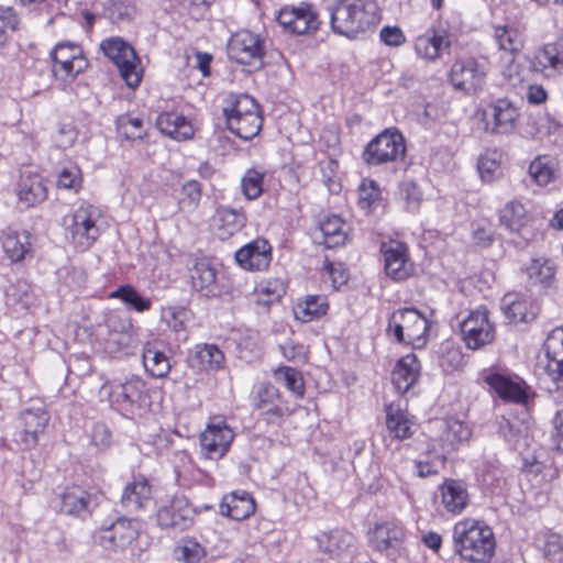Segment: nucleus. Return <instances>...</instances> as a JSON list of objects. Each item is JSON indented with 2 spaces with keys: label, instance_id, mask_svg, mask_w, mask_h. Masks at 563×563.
I'll list each match as a JSON object with an SVG mask.
<instances>
[{
  "label": "nucleus",
  "instance_id": "de8ad7c7",
  "mask_svg": "<svg viewBox=\"0 0 563 563\" xmlns=\"http://www.w3.org/2000/svg\"><path fill=\"white\" fill-rule=\"evenodd\" d=\"M217 219L221 223L219 227V235L221 239L231 236L235 232L240 231L246 221V218L242 212L228 207L218 208Z\"/></svg>",
  "mask_w": 563,
  "mask_h": 563
},
{
  "label": "nucleus",
  "instance_id": "5701e85b",
  "mask_svg": "<svg viewBox=\"0 0 563 563\" xmlns=\"http://www.w3.org/2000/svg\"><path fill=\"white\" fill-rule=\"evenodd\" d=\"M547 371L558 388L563 387V328L554 329L544 343Z\"/></svg>",
  "mask_w": 563,
  "mask_h": 563
},
{
  "label": "nucleus",
  "instance_id": "cd10ccee",
  "mask_svg": "<svg viewBox=\"0 0 563 563\" xmlns=\"http://www.w3.org/2000/svg\"><path fill=\"white\" fill-rule=\"evenodd\" d=\"M254 511L255 501L245 490H234L225 495L220 504L221 515L238 521L249 518Z\"/></svg>",
  "mask_w": 563,
  "mask_h": 563
},
{
  "label": "nucleus",
  "instance_id": "6e6d98bb",
  "mask_svg": "<svg viewBox=\"0 0 563 563\" xmlns=\"http://www.w3.org/2000/svg\"><path fill=\"white\" fill-rule=\"evenodd\" d=\"M285 292V283L278 278L264 280L256 288L257 301L261 305H272L277 302Z\"/></svg>",
  "mask_w": 563,
  "mask_h": 563
},
{
  "label": "nucleus",
  "instance_id": "9b49d317",
  "mask_svg": "<svg viewBox=\"0 0 563 563\" xmlns=\"http://www.w3.org/2000/svg\"><path fill=\"white\" fill-rule=\"evenodd\" d=\"M234 432L221 417H213L200 434V446L209 460H220L229 451Z\"/></svg>",
  "mask_w": 563,
  "mask_h": 563
},
{
  "label": "nucleus",
  "instance_id": "a19ab883",
  "mask_svg": "<svg viewBox=\"0 0 563 563\" xmlns=\"http://www.w3.org/2000/svg\"><path fill=\"white\" fill-rule=\"evenodd\" d=\"M319 231L322 234V241L328 249L343 245L346 240L344 222L339 216L325 217L319 224Z\"/></svg>",
  "mask_w": 563,
  "mask_h": 563
},
{
  "label": "nucleus",
  "instance_id": "473e14b6",
  "mask_svg": "<svg viewBox=\"0 0 563 563\" xmlns=\"http://www.w3.org/2000/svg\"><path fill=\"white\" fill-rule=\"evenodd\" d=\"M152 498V487L143 476H136L123 489L122 505L131 511L144 508Z\"/></svg>",
  "mask_w": 563,
  "mask_h": 563
},
{
  "label": "nucleus",
  "instance_id": "f3484780",
  "mask_svg": "<svg viewBox=\"0 0 563 563\" xmlns=\"http://www.w3.org/2000/svg\"><path fill=\"white\" fill-rule=\"evenodd\" d=\"M518 109L506 99H498L484 111L485 130L493 134H507L515 130Z\"/></svg>",
  "mask_w": 563,
  "mask_h": 563
},
{
  "label": "nucleus",
  "instance_id": "1a4fd4ad",
  "mask_svg": "<svg viewBox=\"0 0 563 563\" xmlns=\"http://www.w3.org/2000/svg\"><path fill=\"white\" fill-rule=\"evenodd\" d=\"M228 56L242 65L262 66L265 54V38L249 30L233 33L227 45Z\"/></svg>",
  "mask_w": 563,
  "mask_h": 563
},
{
  "label": "nucleus",
  "instance_id": "2f4dec72",
  "mask_svg": "<svg viewBox=\"0 0 563 563\" xmlns=\"http://www.w3.org/2000/svg\"><path fill=\"white\" fill-rule=\"evenodd\" d=\"M437 424L440 431L439 440L443 453L455 450L457 445L468 441L472 435L468 426L460 420H440Z\"/></svg>",
  "mask_w": 563,
  "mask_h": 563
},
{
  "label": "nucleus",
  "instance_id": "c9c22d12",
  "mask_svg": "<svg viewBox=\"0 0 563 563\" xmlns=\"http://www.w3.org/2000/svg\"><path fill=\"white\" fill-rule=\"evenodd\" d=\"M413 422L399 405L389 404L386 407V427L388 433L398 440L408 439L413 434Z\"/></svg>",
  "mask_w": 563,
  "mask_h": 563
},
{
  "label": "nucleus",
  "instance_id": "6e6552de",
  "mask_svg": "<svg viewBox=\"0 0 563 563\" xmlns=\"http://www.w3.org/2000/svg\"><path fill=\"white\" fill-rule=\"evenodd\" d=\"M100 47L115 64L126 86L132 89L137 87L142 79V68L133 47L119 37L103 40Z\"/></svg>",
  "mask_w": 563,
  "mask_h": 563
},
{
  "label": "nucleus",
  "instance_id": "39448f33",
  "mask_svg": "<svg viewBox=\"0 0 563 563\" xmlns=\"http://www.w3.org/2000/svg\"><path fill=\"white\" fill-rule=\"evenodd\" d=\"M223 114L230 132L242 140H252L262 129L260 107L249 95L239 96L230 107L223 109Z\"/></svg>",
  "mask_w": 563,
  "mask_h": 563
},
{
  "label": "nucleus",
  "instance_id": "e433bc0d",
  "mask_svg": "<svg viewBox=\"0 0 563 563\" xmlns=\"http://www.w3.org/2000/svg\"><path fill=\"white\" fill-rule=\"evenodd\" d=\"M500 309L509 322H528L534 318L531 302L517 294H506L501 299Z\"/></svg>",
  "mask_w": 563,
  "mask_h": 563
},
{
  "label": "nucleus",
  "instance_id": "ea45409f",
  "mask_svg": "<svg viewBox=\"0 0 563 563\" xmlns=\"http://www.w3.org/2000/svg\"><path fill=\"white\" fill-rule=\"evenodd\" d=\"M529 175L539 186H547L559 176L555 161L548 155L536 157L529 165Z\"/></svg>",
  "mask_w": 563,
  "mask_h": 563
},
{
  "label": "nucleus",
  "instance_id": "a211bd4d",
  "mask_svg": "<svg viewBox=\"0 0 563 563\" xmlns=\"http://www.w3.org/2000/svg\"><path fill=\"white\" fill-rule=\"evenodd\" d=\"M404 527L395 521H386L375 525L368 533L371 547L378 551L385 552L388 555L400 549L405 541Z\"/></svg>",
  "mask_w": 563,
  "mask_h": 563
},
{
  "label": "nucleus",
  "instance_id": "6ab92c4d",
  "mask_svg": "<svg viewBox=\"0 0 563 563\" xmlns=\"http://www.w3.org/2000/svg\"><path fill=\"white\" fill-rule=\"evenodd\" d=\"M236 263L247 271H263L272 261V246L265 239H256L235 253Z\"/></svg>",
  "mask_w": 563,
  "mask_h": 563
},
{
  "label": "nucleus",
  "instance_id": "2eb2a0df",
  "mask_svg": "<svg viewBox=\"0 0 563 563\" xmlns=\"http://www.w3.org/2000/svg\"><path fill=\"white\" fill-rule=\"evenodd\" d=\"M277 22L287 32L303 35L317 31L319 20L312 7L301 3L299 7H285L279 10Z\"/></svg>",
  "mask_w": 563,
  "mask_h": 563
},
{
  "label": "nucleus",
  "instance_id": "0eeeda50",
  "mask_svg": "<svg viewBox=\"0 0 563 563\" xmlns=\"http://www.w3.org/2000/svg\"><path fill=\"white\" fill-rule=\"evenodd\" d=\"M406 155L404 135L396 129H386L374 137L363 152V159L367 165L378 166L395 163Z\"/></svg>",
  "mask_w": 563,
  "mask_h": 563
},
{
  "label": "nucleus",
  "instance_id": "f257e3e1",
  "mask_svg": "<svg viewBox=\"0 0 563 563\" xmlns=\"http://www.w3.org/2000/svg\"><path fill=\"white\" fill-rule=\"evenodd\" d=\"M328 11L332 31L351 40L378 21V7L374 0H338L328 7Z\"/></svg>",
  "mask_w": 563,
  "mask_h": 563
},
{
  "label": "nucleus",
  "instance_id": "79ce46f5",
  "mask_svg": "<svg viewBox=\"0 0 563 563\" xmlns=\"http://www.w3.org/2000/svg\"><path fill=\"white\" fill-rule=\"evenodd\" d=\"M499 433L515 450L520 451L529 445L528 428L517 418L512 420L503 418L499 421Z\"/></svg>",
  "mask_w": 563,
  "mask_h": 563
},
{
  "label": "nucleus",
  "instance_id": "412c9836",
  "mask_svg": "<svg viewBox=\"0 0 563 563\" xmlns=\"http://www.w3.org/2000/svg\"><path fill=\"white\" fill-rule=\"evenodd\" d=\"M18 203L25 209L33 208L47 198V188L38 174H22L16 187Z\"/></svg>",
  "mask_w": 563,
  "mask_h": 563
},
{
  "label": "nucleus",
  "instance_id": "a18cd8bd",
  "mask_svg": "<svg viewBox=\"0 0 563 563\" xmlns=\"http://www.w3.org/2000/svg\"><path fill=\"white\" fill-rule=\"evenodd\" d=\"M328 302L322 296H308L294 308L295 317L302 322H310L327 313Z\"/></svg>",
  "mask_w": 563,
  "mask_h": 563
},
{
  "label": "nucleus",
  "instance_id": "4c0bfd02",
  "mask_svg": "<svg viewBox=\"0 0 563 563\" xmlns=\"http://www.w3.org/2000/svg\"><path fill=\"white\" fill-rule=\"evenodd\" d=\"M189 363L195 368L216 371L222 367L224 354L214 344L197 345L189 355Z\"/></svg>",
  "mask_w": 563,
  "mask_h": 563
},
{
  "label": "nucleus",
  "instance_id": "aec40b11",
  "mask_svg": "<svg viewBox=\"0 0 563 563\" xmlns=\"http://www.w3.org/2000/svg\"><path fill=\"white\" fill-rule=\"evenodd\" d=\"M318 549L333 560H344L352 555L354 537L344 530L321 532L316 537Z\"/></svg>",
  "mask_w": 563,
  "mask_h": 563
},
{
  "label": "nucleus",
  "instance_id": "a878e982",
  "mask_svg": "<svg viewBox=\"0 0 563 563\" xmlns=\"http://www.w3.org/2000/svg\"><path fill=\"white\" fill-rule=\"evenodd\" d=\"M137 531L133 522L125 518H119L110 527L101 529L99 541L106 549L124 548L136 537Z\"/></svg>",
  "mask_w": 563,
  "mask_h": 563
},
{
  "label": "nucleus",
  "instance_id": "58836bf2",
  "mask_svg": "<svg viewBox=\"0 0 563 563\" xmlns=\"http://www.w3.org/2000/svg\"><path fill=\"white\" fill-rule=\"evenodd\" d=\"M1 245L11 263H18L30 252V236L26 233L5 232L1 236Z\"/></svg>",
  "mask_w": 563,
  "mask_h": 563
},
{
  "label": "nucleus",
  "instance_id": "09e8293b",
  "mask_svg": "<svg viewBox=\"0 0 563 563\" xmlns=\"http://www.w3.org/2000/svg\"><path fill=\"white\" fill-rule=\"evenodd\" d=\"M527 275L531 283L550 286L555 276V267L548 258H534L527 267Z\"/></svg>",
  "mask_w": 563,
  "mask_h": 563
},
{
  "label": "nucleus",
  "instance_id": "69168bd1",
  "mask_svg": "<svg viewBox=\"0 0 563 563\" xmlns=\"http://www.w3.org/2000/svg\"><path fill=\"white\" fill-rule=\"evenodd\" d=\"M542 551L547 558H553L563 550V542L559 533L547 531L541 536Z\"/></svg>",
  "mask_w": 563,
  "mask_h": 563
},
{
  "label": "nucleus",
  "instance_id": "f03ea898",
  "mask_svg": "<svg viewBox=\"0 0 563 563\" xmlns=\"http://www.w3.org/2000/svg\"><path fill=\"white\" fill-rule=\"evenodd\" d=\"M454 552L471 563H486L495 552L494 532L484 522L464 519L453 528Z\"/></svg>",
  "mask_w": 563,
  "mask_h": 563
},
{
  "label": "nucleus",
  "instance_id": "393cba45",
  "mask_svg": "<svg viewBox=\"0 0 563 563\" xmlns=\"http://www.w3.org/2000/svg\"><path fill=\"white\" fill-rule=\"evenodd\" d=\"M421 365L416 354L410 353L400 357L391 373V380L396 390L407 393L418 380Z\"/></svg>",
  "mask_w": 563,
  "mask_h": 563
},
{
  "label": "nucleus",
  "instance_id": "4d7b16f0",
  "mask_svg": "<svg viewBox=\"0 0 563 563\" xmlns=\"http://www.w3.org/2000/svg\"><path fill=\"white\" fill-rule=\"evenodd\" d=\"M399 198L409 212H417L422 201V192L412 180H404L399 185Z\"/></svg>",
  "mask_w": 563,
  "mask_h": 563
},
{
  "label": "nucleus",
  "instance_id": "5fc2aeb1",
  "mask_svg": "<svg viewBox=\"0 0 563 563\" xmlns=\"http://www.w3.org/2000/svg\"><path fill=\"white\" fill-rule=\"evenodd\" d=\"M110 297L122 300L125 305L130 306L137 312L147 311L152 306V301L150 298L141 296L130 285L120 286L117 290L111 292Z\"/></svg>",
  "mask_w": 563,
  "mask_h": 563
},
{
  "label": "nucleus",
  "instance_id": "7ed1b4c3",
  "mask_svg": "<svg viewBox=\"0 0 563 563\" xmlns=\"http://www.w3.org/2000/svg\"><path fill=\"white\" fill-rule=\"evenodd\" d=\"M99 398L108 401L111 407L130 413L150 406L146 383L137 376L124 382H104L99 388Z\"/></svg>",
  "mask_w": 563,
  "mask_h": 563
},
{
  "label": "nucleus",
  "instance_id": "7c9ffc66",
  "mask_svg": "<svg viewBox=\"0 0 563 563\" xmlns=\"http://www.w3.org/2000/svg\"><path fill=\"white\" fill-rule=\"evenodd\" d=\"M191 286L207 297L214 296L218 290L217 271L207 258L196 260L190 268Z\"/></svg>",
  "mask_w": 563,
  "mask_h": 563
},
{
  "label": "nucleus",
  "instance_id": "9d476101",
  "mask_svg": "<svg viewBox=\"0 0 563 563\" xmlns=\"http://www.w3.org/2000/svg\"><path fill=\"white\" fill-rule=\"evenodd\" d=\"M51 58L54 76L63 81L74 79L88 66L81 47L71 42L56 44L51 53Z\"/></svg>",
  "mask_w": 563,
  "mask_h": 563
},
{
  "label": "nucleus",
  "instance_id": "423d86ee",
  "mask_svg": "<svg viewBox=\"0 0 563 563\" xmlns=\"http://www.w3.org/2000/svg\"><path fill=\"white\" fill-rule=\"evenodd\" d=\"M428 329L424 316L415 308H404L391 313L386 331L399 343L421 347L426 344Z\"/></svg>",
  "mask_w": 563,
  "mask_h": 563
},
{
  "label": "nucleus",
  "instance_id": "e2e57ef3",
  "mask_svg": "<svg viewBox=\"0 0 563 563\" xmlns=\"http://www.w3.org/2000/svg\"><path fill=\"white\" fill-rule=\"evenodd\" d=\"M380 198V190L376 181L365 179L358 187V205L369 210Z\"/></svg>",
  "mask_w": 563,
  "mask_h": 563
},
{
  "label": "nucleus",
  "instance_id": "b1692460",
  "mask_svg": "<svg viewBox=\"0 0 563 563\" xmlns=\"http://www.w3.org/2000/svg\"><path fill=\"white\" fill-rule=\"evenodd\" d=\"M22 443L26 449L34 448L38 442V434L43 433L49 415L42 407L27 408L21 412Z\"/></svg>",
  "mask_w": 563,
  "mask_h": 563
},
{
  "label": "nucleus",
  "instance_id": "8fccbe9b",
  "mask_svg": "<svg viewBox=\"0 0 563 563\" xmlns=\"http://www.w3.org/2000/svg\"><path fill=\"white\" fill-rule=\"evenodd\" d=\"M494 37L499 48L510 54L520 52L523 46L522 36L515 27L498 25L495 27Z\"/></svg>",
  "mask_w": 563,
  "mask_h": 563
},
{
  "label": "nucleus",
  "instance_id": "ddd939ff",
  "mask_svg": "<svg viewBox=\"0 0 563 563\" xmlns=\"http://www.w3.org/2000/svg\"><path fill=\"white\" fill-rule=\"evenodd\" d=\"M449 79L454 89L465 93H476L486 80V70L483 64L474 58H462L453 63Z\"/></svg>",
  "mask_w": 563,
  "mask_h": 563
},
{
  "label": "nucleus",
  "instance_id": "37998d69",
  "mask_svg": "<svg viewBox=\"0 0 563 563\" xmlns=\"http://www.w3.org/2000/svg\"><path fill=\"white\" fill-rule=\"evenodd\" d=\"M202 196V186L199 181L190 179L185 181L177 195V210L181 213H192L199 207Z\"/></svg>",
  "mask_w": 563,
  "mask_h": 563
},
{
  "label": "nucleus",
  "instance_id": "0e129e2a",
  "mask_svg": "<svg viewBox=\"0 0 563 563\" xmlns=\"http://www.w3.org/2000/svg\"><path fill=\"white\" fill-rule=\"evenodd\" d=\"M77 130L73 123H60L54 136L55 143L59 148L73 146L77 139Z\"/></svg>",
  "mask_w": 563,
  "mask_h": 563
},
{
  "label": "nucleus",
  "instance_id": "c756f323",
  "mask_svg": "<svg viewBox=\"0 0 563 563\" xmlns=\"http://www.w3.org/2000/svg\"><path fill=\"white\" fill-rule=\"evenodd\" d=\"M441 504L452 514H461L470 503V495L465 483L457 479H445L440 486Z\"/></svg>",
  "mask_w": 563,
  "mask_h": 563
},
{
  "label": "nucleus",
  "instance_id": "dca6fc26",
  "mask_svg": "<svg viewBox=\"0 0 563 563\" xmlns=\"http://www.w3.org/2000/svg\"><path fill=\"white\" fill-rule=\"evenodd\" d=\"M386 274L394 280L400 282L412 273V263L409 258L408 247L396 240L384 242L380 246Z\"/></svg>",
  "mask_w": 563,
  "mask_h": 563
},
{
  "label": "nucleus",
  "instance_id": "13d9d810",
  "mask_svg": "<svg viewBox=\"0 0 563 563\" xmlns=\"http://www.w3.org/2000/svg\"><path fill=\"white\" fill-rule=\"evenodd\" d=\"M176 556L186 563H200L206 556L205 548L194 539H186L176 548Z\"/></svg>",
  "mask_w": 563,
  "mask_h": 563
},
{
  "label": "nucleus",
  "instance_id": "c03bdc74",
  "mask_svg": "<svg viewBox=\"0 0 563 563\" xmlns=\"http://www.w3.org/2000/svg\"><path fill=\"white\" fill-rule=\"evenodd\" d=\"M142 357L145 369L153 377L163 378L170 372L172 366L167 355L154 349L151 343L144 346Z\"/></svg>",
  "mask_w": 563,
  "mask_h": 563
},
{
  "label": "nucleus",
  "instance_id": "338daca9",
  "mask_svg": "<svg viewBox=\"0 0 563 563\" xmlns=\"http://www.w3.org/2000/svg\"><path fill=\"white\" fill-rule=\"evenodd\" d=\"M477 168L483 180H490L499 168L495 153H485L479 156Z\"/></svg>",
  "mask_w": 563,
  "mask_h": 563
},
{
  "label": "nucleus",
  "instance_id": "864d4df0",
  "mask_svg": "<svg viewBox=\"0 0 563 563\" xmlns=\"http://www.w3.org/2000/svg\"><path fill=\"white\" fill-rule=\"evenodd\" d=\"M275 378L283 383L296 397H303L305 383L301 373L290 366H282L274 371Z\"/></svg>",
  "mask_w": 563,
  "mask_h": 563
},
{
  "label": "nucleus",
  "instance_id": "4468645a",
  "mask_svg": "<svg viewBox=\"0 0 563 563\" xmlns=\"http://www.w3.org/2000/svg\"><path fill=\"white\" fill-rule=\"evenodd\" d=\"M196 515V509L184 495L174 496L168 505L157 511V522L162 528L178 531L189 528Z\"/></svg>",
  "mask_w": 563,
  "mask_h": 563
},
{
  "label": "nucleus",
  "instance_id": "680f3d73",
  "mask_svg": "<svg viewBox=\"0 0 563 563\" xmlns=\"http://www.w3.org/2000/svg\"><path fill=\"white\" fill-rule=\"evenodd\" d=\"M282 400L280 391L271 383H261L256 386L253 396L254 409Z\"/></svg>",
  "mask_w": 563,
  "mask_h": 563
},
{
  "label": "nucleus",
  "instance_id": "603ef678",
  "mask_svg": "<svg viewBox=\"0 0 563 563\" xmlns=\"http://www.w3.org/2000/svg\"><path fill=\"white\" fill-rule=\"evenodd\" d=\"M188 316V311L181 307L168 306L162 309V321L184 341L187 339L186 322Z\"/></svg>",
  "mask_w": 563,
  "mask_h": 563
},
{
  "label": "nucleus",
  "instance_id": "052dcab7",
  "mask_svg": "<svg viewBox=\"0 0 563 563\" xmlns=\"http://www.w3.org/2000/svg\"><path fill=\"white\" fill-rule=\"evenodd\" d=\"M81 170L77 165L64 166L57 173V186L77 191L81 187Z\"/></svg>",
  "mask_w": 563,
  "mask_h": 563
},
{
  "label": "nucleus",
  "instance_id": "bb28decb",
  "mask_svg": "<svg viewBox=\"0 0 563 563\" xmlns=\"http://www.w3.org/2000/svg\"><path fill=\"white\" fill-rule=\"evenodd\" d=\"M451 42L446 31L430 30L415 41V51L423 59L435 60L448 51Z\"/></svg>",
  "mask_w": 563,
  "mask_h": 563
},
{
  "label": "nucleus",
  "instance_id": "bf43d9fd",
  "mask_svg": "<svg viewBox=\"0 0 563 563\" xmlns=\"http://www.w3.org/2000/svg\"><path fill=\"white\" fill-rule=\"evenodd\" d=\"M264 174L252 168L242 178L241 186L244 196L249 200L258 198L263 192Z\"/></svg>",
  "mask_w": 563,
  "mask_h": 563
},
{
  "label": "nucleus",
  "instance_id": "774afa93",
  "mask_svg": "<svg viewBox=\"0 0 563 563\" xmlns=\"http://www.w3.org/2000/svg\"><path fill=\"white\" fill-rule=\"evenodd\" d=\"M106 325L109 331L114 333H129L133 325L132 320L120 313H111L106 320Z\"/></svg>",
  "mask_w": 563,
  "mask_h": 563
},
{
  "label": "nucleus",
  "instance_id": "f704fd0d",
  "mask_svg": "<svg viewBox=\"0 0 563 563\" xmlns=\"http://www.w3.org/2000/svg\"><path fill=\"white\" fill-rule=\"evenodd\" d=\"M91 496L79 486L67 487L60 495V511L70 516L84 517L90 512Z\"/></svg>",
  "mask_w": 563,
  "mask_h": 563
},
{
  "label": "nucleus",
  "instance_id": "20e7f679",
  "mask_svg": "<svg viewBox=\"0 0 563 563\" xmlns=\"http://www.w3.org/2000/svg\"><path fill=\"white\" fill-rule=\"evenodd\" d=\"M63 221L67 235L77 247L87 250L100 236L101 211L89 202H81Z\"/></svg>",
  "mask_w": 563,
  "mask_h": 563
},
{
  "label": "nucleus",
  "instance_id": "c85d7f7f",
  "mask_svg": "<svg viewBox=\"0 0 563 563\" xmlns=\"http://www.w3.org/2000/svg\"><path fill=\"white\" fill-rule=\"evenodd\" d=\"M484 380L494 393L507 401L523 404L527 400V389L520 382L499 373L488 374Z\"/></svg>",
  "mask_w": 563,
  "mask_h": 563
},
{
  "label": "nucleus",
  "instance_id": "49530a36",
  "mask_svg": "<svg viewBox=\"0 0 563 563\" xmlns=\"http://www.w3.org/2000/svg\"><path fill=\"white\" fill-rule=\"evenodd\" d=\"M500 223L509 231L517 232L527 223V211L517 200L509 201L499 211Z\"/></svg>",
  "mask_w": 563,
  "mask_h": 563
},
{
  "label": "nucleus",
  "instance_id": "3c124183",
  "mask_svg": "<svg viewBox=\"0 0 563 563\" xmlns=\"http://www.w3.org/2000/svg\"><path fill=\"white\" fill-rule=\"evenodd\" d=\"M115 124L118 132L126 140H141L146 135L144 120L139 115L122 114L118 117Z\"/></svg>",
  "mask_w": 563,
  "mask_h": 563
},
{
  "label": "nucleus",
  "instance_id": "f8f14e48",
  "mask_svg": "<svg viewBox=\"0 0 563 563\" xmlns=\"http://www.w3.org/2000/svg\"><path fill=\"white\" fill-rule=\"evenodd\" d=\"M460 330L465 345L478 350L489 344L495 338V329L486 309L472 310L460 322Z\"/></svg>",
  "mask_w": 563,
  "mask_h": 563
},
{
  "label": "nucleus",
  "instance_id": "72a5a7b5",
  "mask_svg": "<svg viewBox=\"0 0 563 563\" xmlns=\"http://www.w3.org/2000/svg\"><path fill=\"white\" fill-rule=\"evenodd\" d=\"M156 125L163 134L177 141L188 140L194 135L191 123L175 112L161 113L156 119Z\"/></svg>",
  "mask_w": 563,
  "mask_h": 563
},
{
  "label": "nucleus",
  "instance_id": "4be33fe9",
  "mask_svg": "<svg viewBox=\"0 0 563 563\" xmlns=\"http://www.w3.org/2000/svg\"><path fill=\"white\" fill-rule=\"evenodd\" d=\"M533 69L547 78H554L563 73V44L548 43L534 54Z\"/></svg>",
  "mask_w": 563,
  "mask_h": 563
}]
</instances>
